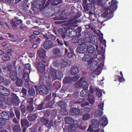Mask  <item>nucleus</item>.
<instances>
[{
  "mask_svg": "<svg viewBox=\"0 0 132 132\" xmlns=\"http://www.w3.org/2000/svg\"><path fill=\"white\" fill-rule=\"evenodd\" d=\"M20 111L21 112L23 113H24L26 112V106L23 104H21L20 106Z\"/></svg>",
  "mask_w": 132,
  "mask_h": 132,
  "instance_id": "obj_54",
  "label": "nucleus"
},
{
  "mask_svg": "<svg viewBox=\"0 0 132 132\" xmlns=\"http://www.w3.org/2000/svg\"><path fill=\"white\" fill-rule=\"evenodd\" d=\"M34 65L38 72L41 73H44L45 68L44 64L40 62L36 61L34 63Z\"/></svg>",
  "mask_w": 132,
  "mask_h": 132,
  "instance_id": "obj_10",
  "label": "nucleus"
},
{
  "mask_svg": "<svg viewBox=\"0 0 132 132\" xmlns=\"http://www.w3.org/2000/svg\"><path fill=\"white\" fill-rule=\"evenodd\" d=\"M51 76L53 80H61L63 78V74L62 72L60 70H56L53 69L51 70Z\"/></svg>",
  "mask_w": 132,
  "mask_h": 132,
  "instance_id": "obj_5",
  "label": "nucleus"
},
{
  "mask_svg": "<svg viewBox=\"0 0 132 132\" xmlns=\"http://www.w3.org/2000/svg\"><path fill=\"white\" fill-rule=\"evenodd\" d=\"M79 71V68L77 66H75L71 67L70 73L72 75H74L78 74Z\"/></svg>",
  "mask_w": 132,
  "mask_h": 132,
  "instance_id": "obj_22",
  "label": "nucleus"
},
{
  "mask_svg": "<svg viewBox=\"0 0 132 132\" xmlns=\"http://www.w3.org/2000/svg\"><path fill=\"white\" fill-rule=\"evenodd\" d=\"M29 38H30L29 40L30 42L33 43H35V40L37 38V37L35 36L33 34H32L29 36Z\"/></svg>",
  "mask_w": 132,
  "mask_h": 132,
  "instance_id": "obj_47",
  "label": "nucleus"
},
{
  "mask_svg": "<svg viewBox=\"0 0 132 132\" xmlns=\"http://www.w3.org/2000/svg\"><path fill=\"white\" fill-rule=\"evenodd\" d=\"M83 116V119L84 120H86L90 118V114L89 113H84Z\"/></svg>",
  "mask_w": 132,
  "mask_h": 132,
  "instance_id": "obj_52",
  "label": "nucleus"
},
{
  "mask_svg": "<svg viewBox=\"0 0 132 132\" xmlns=\"http://www.w3.org/2000/svg\"><path fill=\"white\" fill-rule=\"evenodd\" d=\"M15 113L17 119L19 120L20 119V111L18 110H15Z\"/></svg>",
  "mask_w": 132,
  "mask_h": 132,
  "instance_id": "obj_55",
  "label": "nucleus"
},
{
  "mask_svg": "<svg viewBox=\"0 0 132 132\" xmlns=\"http://www.w3.org/2000/svg\"><path fill=\"white\" fill-rule=\"evenodd\" d=\"M95 90L96 92V95L99 97H101L102 95V93L101 91H100L98 88H96Z\"/></svg>",
  "mask_w": 132,
  "mask_h": 132,
  "instance_id": "obj_53",
  "label": "nucleus"
},
{
  "mask_svg": "<svg viewBox=\"0 0 132 132\" xmlns=\"http://www.w3.org/2000/svg\"><path fill=\"white\" fill-rule=\"evenodd\" d=\"M100 122L102 123V126H105L108 123V121L106 118L102 117L99 119Z\"/></svg>",
  "mask_w": 132,
  "mask_h": 132,
  "instance_id": "obj_28",
  "label": "nucleus"
},
{
  "mask_svg": "<svg viewBox=\"0 0 132 132\" xmlns=\"http://www.w3.org/2000/svg\"><path fill=\"white\" fill-rule=\"evenodd\" d=\"M43 75L41 74L39 76V82H43L45 80V82L48 80L50 81L51 79V75L49 72L48 70H46L45 71Z\"/></svg>",
  "mask_w": 132,
  "mask_h": 132,
  "instance_id": "obj_7",
  "label": "nucleus"
},
{
  "mask_svg": "<svg viewBox=\"0 0 132 132\" xmlns=\"http://www.w3.org/2000/svg\"><path fill=\"white\" fill-rule=\"evenodd\" d=\"M29 73L28 71H24L23 72V78L26 82V83H25V86L28 87H29L30 86L29 82Z\"/></svg>",
  "mask_w": 132,
  "mask_h": 132,
  "instance_id": "obj_16",
  "label": "nucleus"
},
{
  "mask_svg": "<svg viewBox=\"0 0 132 132\" xmlns=\"http://www.w3.org/2000/svg\"><path fill=\"white\" fill-rule=\"evenodd\" d=\"M98 39L97 37L96 36L94 35L91 36V37H90L89 40H88V42L90 43L95 45L96 50L99 51V50L98 49Z\"/></svg>",
  "mask_w": 132,
  "mask_h": 132,
  "instance_id": "obj_12",
  "label": "nucleus"
},
{
  "mask_svg": "<svg viewBox=\"0 0 132 132\" xmlns=\"http://www.w3.org/2000/svg\"><path fill=\"white\" fill-rule=\"evenodd\" d=\"M53 102L51 101L49 102L46 103H44V106H45V107L46 108H48L52 109L53 108Z\"/></svg>",
  "mask_w": 132,
  "mask_h": 132,
  "instance_id": "obj_37",
  "label": "nucleus"
},
{
  "mask_svg": "<svg viewBox=\"0 0 132 132\" xmlns=\"http://www.w3.org/2000/svg\"><path fill=\"white\" fill-rule=\"evenodd\" d=\"M44 104V102L43 101L40 104L38 105H37L36 106V109L38 110H41L44 108L43 107V105Z\"/></svg>",
  "mask_w": 132,
  "mask_h": 132,
  "instance_id": "obj_39",
  "label": "nucleus"
},
{
  "mask_svg": "<svg viewBox=\"0 0 132 132\" xmlns=\"http://www.w3.org/2000/svg\"><path fill=\"white\" fill-rule=\"evenodd\" d=\"M28 93L30 95L34 96L35 94V89L31 87L28 90Z\"/></svg>",
  "mask_w": 132,
  "mask_h": 132,
  "instance_id": "obj_46",
  "label": "nucleus"
},
{
  "mask_svg": "<svg viewBox=\"0 0 132 132\" xmlns=\"http://www.w3.org/2000/svg\"><path fill=\"white\" fill-rule=\"evenodd\" d=\"M82 60L84 61L88 62L89 64H91L93 61V59L92 56L88 54L85 55L82 59Z\"/></svg>",
  "mask_w": 132,
  "mask_h": 132,
  "instance_id": "obj_20",
  "label": "nucleus"
},
{
  "mask_svg": "<svg viewBox=\"0 0 132 132\" xmlns=\"http://www.w3.org/2000/svg\"><path fill=\"white\" fill-rule=\"evenodd\" d=\"M11 96V98L9 97V105L13 104L16 106H18L20 103L18 97L13 93H12Z\"/></svg>",
  "mask_w": 132,
  "mask_h": 132,
  "instance_id": "obj_6",
  "label": "nucleus"
},
{
  "mask_svg": "<svg viewBox=\"0 0 132 132\" xmlns=\"http://www.w3.org/2000/svg\"><path fill=\"white\" fill-rule=\"evenodd\" d=\"M90 111V109L88 107L84 108L82 110V112H84L85 113H89Z\"/></svg>",
  "mask_w": 132,
  "mask_h": 132,
  "instance_id": "obj_57",
  "label": "nucleus"
},
{
  "mask_svg": "<svg viewBox=\"0 0 132 132\" xmlns=\"http://www.w3.org/2000/svg\"><path fill=\"white\" fill-rule=\"evenodd\" d=\"M17 79L16 82V85L18 87H21L23 84V82L21 79L18 78Z\"/></svg>",
  "mask_w": 132,
  "mask_h": 132,
  "instance_id": "obj_44",
  "label": "nucleus"
},
{
  "mask_svg": "<svg viewBox=\"0 0 132 132\" xmlns=\"http://www.w3.org/2000/svg\"><path fill=\"white\" fill-rule=\"evenodd\" d=\"M14 132H20L21 128L19 125H15L13 128Z\"/></svg>",
  "mask_w": 132,
  "mask_h": 132,
  "instance_id": "obj_43",
  "label": "nucleus"
},
{
  "mask_svg": "<svg viewBox=\"0 0 132 132\" xmlns=\"http://www.w3.org/2000/svg\"><path fill=\"white\" fill-rule=\"evenodd\" d=\"M85 100V98H83L81 101L80 100L77 101H73V104L74 106L77 105V108H72L70 109V112L71 114L72 115L77 116L80 113L79 107L81 106L82 107L86 105H88L89 103L88 102H86L83 104H81V103L83 102Z\"/></svg>",
  "mask_w": 132,
  "mask_h": 132,
  "instance_id": "obj_3",
  "label": "nucleus"
},
{
  "mask_svg": "<svg viewBox=\"0 0 132 132\" xmlns=\"http://www.w3.org/2000/svg\"><path fill=\"white\" fill-rule=\"evenodd\" d=\"M5 120L4 119L0 118V126H3L5 124L6 122Z\"/></svg>",
  "mask_w": 132,
  "mask_h": 132,
  "instance_id": "obj_58",
  "label": "nucleus"
},
{
  "mask_svg": "<svg viewBox=\"0 0 132 132\" xmlns=\"http://www.w3.org/2000/svg\"><path fill=\"white\" fill-rule=\"evenodd\" d=\"M8 90L3 86H0V101H5V99L6 101L8 99L7 93H5L3 94L4 92L7 91Z\"/></svg>",
  "mask_w": 132,
  "mask_h": 132,
  "instance_id": "obj_8",
  "label": "nucleus"
},
{
  "mask_svg": "<svg viewBox=\"0 0 132 132\" xmlns=\"http://www.w3.org/2000/svg\"><path fill=\"white\" fill-rule=\"evenodd\" d=\"M118 81L120 82H123L125 81V79L123 77H120V76L119 77Z\"/></svg>",
  "mask_w": 132,
  "mask_h": 132,
  "instance_id": "obj_63",
  "label": "nucleus"
},
{
  "mask_svg": "<svg viewBox=\"0 0 132 132\" xmlns=\"http://www.w3.org/2000/svg\"><path fill=\"white\" fill-rule=\"evenodd\" d=\"M22 23V21L21 19H17L16 18H15L11 21L10 23L14 29H16L17 26Z\"/></svg>",
  "mask_w": 132,
  "mask_h": 132,
  "instance_id": "obj_11",
  "label": "nucleus"
},
{
  "mask_svg": "<svg viewBox=\"0 0 132 132\" xmlns=\"http://www.w3.org/2000/svg\"><path fill=\"white\" fill-rule=\"evenodd\" d=\"M78 127L81 130H85L87 128L86 126H79L77 123L71 124L69 125H66L63 128V131L64 132H71L73 131Z\"/></svg>",
  "mask_w": 132,
  "mask_h": 132,
  "instance_id": "obj_4",
  "label": "nucleus"
},
{
  "mask_svg": "<svg viewBox=\"0 0 132 132\" xmlns=\"http://www.w3.org/2000/svg\"><path fill=\"white\" fill-rule=\"evenodd\" d=\"M52 1H53V2L52 3V5L54 6L61 3H62V0H48L47 2V3L49 5L51 2H52Z\"/></svg>",
  "mask_w": 132,
  "mask_h": 132,
  "instance_id": "obj_27",
  "label": "nucleus"
},
{
  "mask_svg": "<svg viewBox=\"0 0 132 132\" xmlns=\"http://www.w3.org/2000/svg\"><path fill=\"white\" fill-rule=\"evenodd\" d=\"M56 42L59 45L62 46L63 45V41L62 40H60L59 38H57L56 39Z\"/></svg>",
  "mask_w": 132,
  "mask_h": 132,
  "instance_id": "obj_61",
  "label": "nucleus"
},
{
  "mask_svg": "<svg viewBox=\"0 0 132 132\" xmlns=\"http://www.w3.org/2000/svg\"><path fill=\"white\" fill-rule=\"evenodd\" d=\"M53 46V42L50 40H47L43 44V47L46 49H48L52 47Z\"/></svg>",
  "mask_w": 132,
  "mask_h": 132,
  "instance_id": "obj_17",
  "label": "nucleus"
},
{
  "mask_svg": "<svg viewBox=\"0 0 132 132\" xmlns=\"http://www.w3.org/2000/svg\"><path fill=\"white\" fill-rule=\"evenodd\" d=\"M10 77L12 80L15 81L17 78V75L14 70H12L10 73Z\"/></svg>",
  "mask_w": 132,
  "mask_h": 132,
  "instance_id": "obj_24",
  "label": "nucleus"
},
{
  "mask_svg": "<svg viewBox=\"0 0 132 132\" xmlns=\"http://www.w3.org/2000/svg\"><path fill=\"white\" fill-rule=\"evenodd\" d=\"M103 114L102 110L98 109L94 113V114L96 117H100Z\"/></svg>",
  "mask_w": 132,
  "mask_h": 132,
  "instance_id": "obj_35",
  "label": "nucleus"
},
{
  "mask_svg": "<svg viewBox=\"0 0 132 132\" xmlns=\"http://www.w3.org/2000/svg\"><path fill=\"white\" fill-rule=\"evenodd\" d=\"M1 116L3 119H7L8 117V113L7 112H3L1 114Z\"/></svg>",
  "mask_w": 132,
  "mask_h": 132,
  "instance_id": "obj_51",
  "label": "nucleus"
},
{
  "mask_svg": "<svg viewBox=\"0 0 132 132\" xmlns=\"http://www.w3.org/2000/svg\"><path fill=\"white\" fill-rule=\"evenodd\" d=\"M58 105L62 109L65 108L67 106V105L63 101H60L58 102Z\"/></svg>",
  "mask_w": 132,
  "mask_h": 132,
  "instance_id": "obj_36",
  "label": "nucleus"
},
{
  "mask_svg": "<svg viewBox=\"0 0 132 132\" xmlns=\"http://www.w3.org/2000/svg\"><path fill=\"white\" fill-rule=\"evenodd\" d=\"M118 3L117 0H112L111 2H109L108 3L110 8L105 9L102 14V16L104 18L107 16L106 20L100 22L101 24H103V26H105V24H103V23L105 21L111 19L113 17V13L117 9Z\"/></svg>",
  "mask_w": 132,
  "mask_h": 132,
  "instance_id": "obj_1",
  "label": "nucleus"
},
{
  "mask_svg": "<svg viewBox=\"0 0 132 132\" xmlns=\"http://www.w3.org/2000/svg\"><path fill=\"white\" fill-rule=\"evenodd\" d=\"M48 37L49 39H50L52 40H54L56 38L55 36L52 35H49Z\"/></svg>",
  "mask_w": 132,
  "mask_h": 132,
  "instance_id": "obj_62",
  "label": "nucleus"
},
{
  "mask_svg": "<svg viewBox=\"0 0 132 132\" xmlns=\"http://www.w3.org/2000/svg\"><path fill=\"white\" fill-rule=\"evenodd\" d=\"M92 34L90 32L85 31L84 33V35L85 39L87 41L89 40V38L92 36Z\"/></svg>",
  "mask_w": 132,
  "mask_h": 132,
  "instance_id": "obj_33",
  "label": "nucleus"
},
{
  "mask_svg": "<svg viewBox=\"0 0 132 132\" xmlns=\"http://www.w3.org/2000/svg\"><path fill=\"white\" fill-rule=\"evenodd\" d=\"M85 42L83 38H80L79 39L78 42V44L79 45H82L83 44H85Z\"/></svg>",
  "mask_w": 132,
  "mask_h": 132,
  "instance_id": "obj_56",
  "label": "nucleus"
},
{
  "mask_svg": "<svg viewBox=\"0 0 132 132\" xmlns=\"http://www.w3.org/2000/svg\"><path fill=\"white\" fill-rule=\"evenodd\" d=\"M92 125L93 127L96 128L99 127V122L97 119H93L91 121Z\"/></svg>",
  "mask_w": 132,
  "mask_h": 132,
  "instance_id": "obj_26",
  "label": "nucleus"
},
{
  "mask_svg": "<svg viewBox=\"0 0 132 132\" xmlns=\"http://www.w3.org/2000/svg\"><path fill=\"white\" fill-rule=\"evenodd\" d=\"M40 122L43 124L45 125L46 126H47L48 125L50 126V125L48 124L49 122V120L48 119L43 117L40 118Z\"/></svg>",
  "mask_w": 132,
  "mask_h": 132,
  "instance_id": "obj_31",
  "label": "nucleus"
},
{
  "mask_svg": "<svg viewBox=\"0 0 132 132\" xmlns=\"http://www.w3.org/2000/svg\"><path fill=\"white\" fill-rule=\"evenodd\" d=\"M20 122L22 127H28L30 126L29 122L26 119H21Z\"/></svg>",
  "mask_w": 132,
  "mask_h": 132,
  "instance_id": "obj_23",
  "label": "nucleus"
},
{
  "mask_svg": "<svg viewBox=\"0 0 132 132\" xmlns=\"http://www.w3.org/2000/svg\"><path fill=\"white\" fill-rule=\"evenodd\" d=\"M60 113L61 115L64 116L68 114V112L65 108L62 109L61 110Z\"/></svg>",
  "mask_w": 132,
  "mask_h": 132,
  "instance_id": "obj_50",
  "label": "nucleus"
},
{
  "mask_svg": "<svg viewBox=\"0 0 132 132\" xmlns=\"http://www.w3.org/2000/svg\"><path fill=\"white\" fill-rule=\"evenodd\" d=\"M57 32L62 38H65L67 36V28H63L58 29Z\"/></svg>",
  "mask_w": 132,
  "mask_h": 132,
  "instance_id": "obj_13",
  "label": "nucleus"
},
{
  "mask_svg": "<svg viewBox=\"0 0 132 132\" xmlns=\"http://www.w3.org/2000/svg\"><path fill=\"white\" fill-rule=\"evenodd\" d=\"M46 82L47 85V88L48 89V91L49 90H53V89L52 83L51 82H48L47 81H46Z\"/></svg>",
  "mask_w": 132,
  "mask_h": 132,
  "instance_id": "obj_41",
  "label": "nucleus"
},
{
  "mask_svg": "<svg viewBox=\"0 0 132 132\" xmlns=\"http://www.w3.org/2000/svg\"><path fill=\"white\" fill-rule=\"evenodd\" d=\"M76 30L77 33V37H79L81 35V31L82 28L80 26L78 27Z\"/></svg>",
  "mask_w": 132,
  "mask_h": 132,
  "instance_id": "obj_48",
  "label": "nucleus"
},
{
  "mask_svg": "<svg viewBox=\"0 0 132 132\" xmlns=\"http://www.w3.org/2000/svg\"><path fill=\"white\" fill-rule=\"evenodd\" d=\"M33 100L32 98H29L27 100V102L28 104L27 107V111L30 112H32L34 109L33 105Z\"/></svg>",
  "mask_w": 132,
  "mask_h": 132,
  "instance_id": "obj_14",
  "label": "nucleus"
},
{
  "mask_svg": "<svg viewBox=\"0 0 132 132\" xmlns=\"http://www.w3.org/2000/svg\"><path fill=\"white\" fill-rule=\"evenodd\" d=\"M59 62L57 59L54 60L52 63L53 66L55 67L59 68L61 65V64Z\"/></svg>",
  "mask_w": 132,
  "mask_h": 132,
  "instance_id": "obj_38",
  "label": "nucleus"
},
{
  "mask_svg": "<svg viewBox=\"0 0 132 132\" xmlns=\"http://www.w3.org/2000/svg\"><path fill=\"white\" fill-rule=\"evenodd\" d=\"M69 36L71 37L76 36L77 37V32L76 30L74 29L67 28V32Z\"/></svg>",
  "mask_w": 132,
  "mask_h": 132,
  "instance_id": "obj_21",
  "label": "nucleus"
},
{
  "mask_svg": "<svg viewBox=\"0 0 132 132\" xmlns=\"http://www.w3.org/2000/svg\"><path fill=\"white\" fill-rule=\"evenodd\" d=\"M25 67L24 69V71H29V73H30L32 71V69L31 68V65L29 63L26 64Z\"/></svg>",
  "mask_w": 132,
  "mask_h": 132,
  "instance_id": "obj_42",
  "label": "nucleus"
},
{
  "mask_svg": "<svg viewBox=\"0 0 132 132\" xmlns=\"http://www.w3.org/2000/svg\"><path fill=\"white\" fill-rule=\"evenodd\" d=\"M52 51L53 54L55 55H58L61 53L60 49L58 47L54 48Z\"/></svg>",
  "mask_w": 132,
  "mask_h": 132,
  "instance_id": "obj_45",
  "label": "nucleus"
},
{
  "mask_svg": "<svg viewBox=\"0 0 132 132\" xmlns=\"http://www.w3.org/2000/svg\"><path fill=\"white\" fill-rule=\"evenodd\" d=\"M79 78V76L78 75H77L76 76H74L73 77H72V81L75 82L78 80Z\"/></svg>",
  "mask_w": 132,
  "mask_h": 132,
  "instance_id": "obj_60",
  "label": "nucleus"
},
{
  "mask_svg": "<svg viewBox=\"0 0 132 132\" xmlns=\"http://www.w3.org/2000/svg\"><path fill=\"white\" fill-rule=\"evenodd\" d=\"M88 101L90 104H93L95 102L94 96L93 95H89L88 96Z\"/></svg>",
  "mask_w": 132,
  "mask_h": 132,
  "instance_id": "obj_40",
  "label": "nucleus"
},
{
  "mask_svg": "<svg viewBox=\"0 0 132 132\" xmlns=\"http://www.w3.org/2000/svg\"><path fill=\"white\" fill-rule=\"evenodd\" d=\"M87 44H83L78 46L76 48L77 52L80 53L84 54L86 52Z\"/></svg>",
  "mask_w": 132,
  "mask_h": 132,
  "instance_id": "obj_15",
  "label": "nucleus"
},
{
  "mask_svg": "<svg viewBox=\"0 0 132 132\" xmlns=\"http://www.w3.org/2000/svg\"><path fill=\"white\" fill-rule=\"evenodd\" d=\"M86 52L87 51L89 53H92L95 50V47L93 45H89L87 46L86 48Z\"/></svg>",
  "mask_w": 132,
  "mask_h": 132,
  "instance_id": "obj_25",
  "label": "nucleus"
},
{
  "mask_svg": "<svg viewBox=\"0 0 132 132\" xmlns=\"http://www.w3.org/2000/svg\"><path fill=\"white\" fill-rule=\"evenodd\" d=\"M33 2L36 5L39 6L43 5V3L42 0H34Z\"/></svg>",
  "mask_w": 132,
  "mask_h": 132,
  "instance_id": "obj_49",
  "label": "nucleus"
},
{
  "mask_svg": "<svg viewBox=\"0 0 132 132\" xmlns=\"http://www.w3.org/2000/svg\"><path fill=\"white\" fill-rule=\"evenodd\" d=\"M72 77L68 76H65L63 80V82L64 84L71 83L72 82Z\"/></svg>",
  "mask_w": 132,
  "mask_h": 132,
  "instance_id": "obj_29",
  "label": "nucleus"
},
{
  "mask_svg": "<svg viewBox=\"0 0 132 132\" xmlns=\"http://www.w3.org/2000/svg\"><path fill=\"white\" fill-rule=\"evenodd\" d=\"M92 64V67L93 70H96L98 69V68L99 67L98 65V63L96 61H94Z\"/></svg>",
  "mask_w": 132,
  "mask_h": 132,
  "instance_id": "obj_34",
  "label": "nucleus"
},
{
  "mask_svg": "<svg viewBox=\"0 0 132 132\" xmlns=\"http://www.w3.org/2000/svg\"><path fill=\"white\" fill-rule=\"evenodd\" d=\"M64 120L65 122L66 123L70 124L74 123V120L71 118L66 117L65 118Z\"/></svg>",
  "mask_w": 132,
  "mask_h": 132,
  "instance_id": "obj_30",
  "label": "nucleus"
},
{
  "mask_svg": "<svg viewBox=\"0 0 132 132\" xmlns=\"http://www.w3.org/2000/svg\"><path fill=\"white\" fill-rule=\"evenodd\" d=\"M37 53L41 59H44L46 57V52L44 50L40 49L38 50Z\"/></svg>",
  "mask_w": 132,
  "mask_h": 132,
  "instance_id": "obj_19",
  "label": "nucleus"
},
{
  "mask_svg": "<svg viewBox=\"0 0 132 132\" xmlns=\"http://www.w3.org/2000/svg\"><path fill=\"white\" fill-rule=\"evenodd\" d=\"M76 88H83L80 92V96L82 97H86L89 93L87 90L88 85L85 81V78L81 77L77 83L75 84Z\"/></svg>",
  "mask_w": 132,
  "mask_h": 132,
  "instance_id": "obj_2",
  "label": "nucleus"
},
{
  "mask_svg": "<svg viewBox=\"0 0 132 132\" xmlns=\"http://www.w3.org/2000/svg\"><path fill=\"white\" fill-rule=\"evenodd\" d=\"M87 3L88 2H83L82 5L84 10L86 11H89L91 10L93 7L92 4L91 3H90L89 4Z\"/></svg>",
  "mask_w": 132,
  "mask_h": 132,
  "instance_id": "obj_18",
  "label": "nucleus"
},
{
  "mask_svg": "<svg viewBox=\"0 0 132 132\" xmlns=\"http://www.w3.org/2000/svg\"><path fill=\"white\" fill-rule=\"evenodd\" d=\"M9 114L11 118H12L15 116L13 110L12 108L10 109V111H9Z\"/></svg>",
  "mask_w": 132,
  "mask_h": 132,
  "instance_id": "obj_59",
  "label": "nucleus"
},
{
  "mask_svg": "<svg viewBox=\"0 0 132 132\" xmlns=\"http://www.w3.org/2000/svg\"><path fill=\"white\" fill-rule=\"evenodd\" d=\"M34 87L36 89H37L39 94L41 95H44L49 93L47 88L44 85H40L39 86H35Z\"/></svg>",
  "mask_w": 132,
  "mask_h": 132,
  "instance_id": "obj_9",
  "label": "nucleus"
},
{
  "mask_svg": "<svg viewBox=\"0 0 132 132\" xmlns=\"http://www.w3.org/2000/svg\"><path fill=\"white\" fill-rule=\"evenodd\" d=\"M89 92L91 94H93L94 92V88L92 86H90L89 87Z\"/></svg>",
  "mask_w": 132,
  "mask_h": 132,
  "instance_id": "obj_64",
  "label": "nucleus"
},
{
  "mask_svg": "<svg viewBox=\"0 0 132 132\" xmlns=\"http://www.w3.org/2000/svg\"><path fill=\"white\" fill-rule=\"evenodd\" d=\"M37 117L36 115L34 113L31 114L28 116L27 118L30 122H32L35 120Z\"/></svg>",
  "mask_w": 132,
  "mask_h": 132,
  "instance_id": "obj_32",
  "label": "nucleus"
}]
</instances>
